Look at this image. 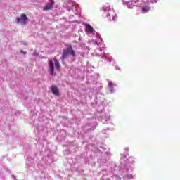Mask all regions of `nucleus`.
<instances>
[{
    "label": "nucleus",
    "mask_w": 180,
    "mask_h": 180,
    "mask_svg": "<svg viewBox=\"0 0 180 180\" xmlns=\"http://www.w3.org/2000/svg\"><path fill=\"white\" fill-rule=\"evenodd\" d=\"M69 54L73 57H75V51L72 49V46L71 45L67 49H63L60 60H62V61L64 63V60L68 57Z\"/></svg>",
    "instance_id": "obj_1"
},
{
    "label": "nucleus",
    "mask_w": 180,
    "mask_h": 180,
    "mask_svg": "<svg viewBox=\"0 0 180 180\" xmlns=\"http://www.w3.org/2000/svg\"><path fill=\"white\" fill-rule=\"evenodd\" d=\"M27 20H29V18H27L25 14H21L20 18L17 17L15 19L16 23H20L21 25H26Z\"/></svg>",
    "instance_id": "obj_2"
},
{
    "label": "nucleus",
    "mask_w": 180,
    "mask_h": 180,
    "mask_svg": "<svg viewBox=\"0 0 180 180\" xmlns=\"http://www.w3.org/2000/svg\"><path fill=\"white\" fill-rule=\"evenodd\" d=\"M49 65L51 75H54V62L53 59L49 58Z\"/></svg>",
    "instance_id": "obj_3"
},
{
    "label": "nucleus",
    "mask_w": 180,
    "mask_h": 180,
    "mask_svg": "<svg viewBox=\"0 0 180 180\" xmlns=\"http://www.w3.org/2000/svg\"><path fill=\"white\" fill-rule=\"evenodd\" d=\"M51 91L56 96H58L60 95V91L57 86H51Z\"/></svg>",
    "instance_id": "obj_4"
},
{
    "label": "nucleus",
    "mask_w": 180,
    "mask_h": 180,
    "mask_svg": "<svg viewBox=\"0 0 180 180\" xmlns=\"http://www.w3.org/2000/svg\"><path fill=\"white\" fill-rule=\"evenodd\" d=\"M85 27L86 32H88L89 33H94V27H92L89 24H86Z\"/></svg>",
    "instance_id": "obj_5"
},
{
    "label": "nucleus",
    "mask_w": 180,
    "mask_h": 180,
    "mask_svg": "<svg viewBox=\"0 0 180 180\" xmlns=\"http://www.w3.org/2000/svg\"><path fill=\"white\" fill-rule=\"evenodd\" d=\"M55 63V67L58 71H60V68H61V64H60V61H58L56 58L53 59Z\"/></svg>",
    "instance_id": "obj_6"
},
{
    "label": "nucleus",
    "mask_w": 180,
    "mask_h": 180,
    "mask_svg": "<svg viewBox=\"0 0 180 180\" xmlns=\"http://www.w3.org/2000/svg\"><path fill=\"white\" fill-rule=\"evenodd\" d=\"M151 9L149 6H143L142 7V12L143 13H147V12H150V10Z\"/></svg>",
    "instance_id": "obj_7"
},
{
    "label": "nucleus",
    "mask_w": 180,
    "mask_h": 180,
    "mask_svg": "<svg viewBox=\"0 0 180 180\" xmlns=\"http://www.w3.org/2000/svg\"><path fill=\"white\" fill-rule=\"evenodd\" d=\"M53 8V4H46L45 7L44 8V11H50Z\"/></svg>",
    "instance_id": "obj_8"
},
{
    "label": "nucleus",
    "mask_w": 180,
    "mask_h": 180,
    "mask_svg": "<svg viewBox=\"0 0 180 180\" xmlns=\"http://www.w3.org/2000/svg\"><path fill=\"white\" fill-rule=\"evenodd\" d=\"M108 86L110 88H113V83L112 82H108Z\"/></svg>",
    "instance_id": "obj_9"
},
{
    "label": "nucleus",
    "mask_w": 180,
    "mask_h": 180,
    "mask_svg": "<svg viewBox=\"0 0 180 180\" xmlns=\"http://www.w3.org/2000/svg\"><path fill=\"white\" fill-rule=\"evenodd\" d=\"M20 53H22V54H27V52L24 51L23 50H20Z\"/></svg>",
    "instance_id": "obj_10"
},
{
    "label": "nucleus",
    "mask_w": 180,
    "mask_h": 180,
    "mask_svg": "<svg viewBox=\"0 0 180 180\" xmlns=\"http://www.w3.org/2000/svg\"><path fill=\"white\" fill-rule=\"evenodd\" d=\"M50 2H51V5H54L55 2H54V0H50Z\"/></svg>",
    "instance_id": "obj_11"
},
{
    "label": "nucleus",
    "mask_w": 180,
    "mask_h": 180,
    "mask_svg": "<svg viewBox=\"0 0 180 180\" xmlns=\"http://www.w3.org/2000/svg\"><path fill=\"white\" fill-rule=\"evenodd\" d=\"M110 16H112V13H108L107 14V18H110Z\"/></svg>",
    "instance_id": "obj_12"
},
{
    "label": "nucleus",
    "mask_w": 180,
    "mask_h": 180,
    "mask_svg": "<svg viewBox=\"0 0 180 180\" xmlns=\"http://www.w3.org/2000/svg\"><path fill=\"white\" fill-rule=\"evenodd\" d=\"M33 56H39V53L35 51V52L34 53Z\"/></svg>",
    "instance_id": "obj_13"
},
{
    "label": "nucleus",
    "mask_w": 180,
    "mask_h": 180,
    "mask_svg": "<svg viewBox=\"0 0 180 180\" xmlns=\"http://www.w3.org/2000/svg\"><path fill=\"white\" fill-rule=\"evenodd\" d=\"M113 20H115V17H112Z\"/></svg>",
    "instance_id": "obj_14"
},
{
    "label": "nucleus",
    "mask_w": 180,
    "mask_h": 180,
    "mask_svg": "<svg viewBox=\"0 0 180 180\" xmlns=\"http://www.w3.org/2000/svg\"><path fill=\"white\" fill-rule=\"evenodd\" d=\"M109 19H110V18Z\"/></svg>",
    "instance_id": "obj_15"
}]
</instances>
